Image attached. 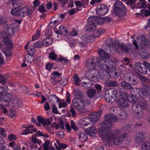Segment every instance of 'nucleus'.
Instances as JSON below:
<instances>
[{
	"label": "nucleus",
	"mask_w": 150,
	"mask_h": 150,
	"mask_svg": "<svg viewBox=\"0 0 150 150\" xmlns=\"http://www.w3.org/2000/svg\"><path fill=\"white\" fill-rule=\"evenodd\" d=\"M138 105L136 103H134L132 106L133 111L137 114L141 112V109H145L146 108V104L143 97L141 96L137 99Z\"/></svg>",
	"instance_id": "5"
},
{
	"label": "nucleus",
	"mask_w": 150,
	"mask_h": 150,
	"mask_svg": "<svg viewBox=\"0 0 150 150\" xmlns=\"http://www.w3.org/2000/svg\"><path fill=\"white\" fill-rule=\"evenodd\" d=\"M91 120L88 118H83L79 122V124L82 127H86L90 125Z\"/></svg>",
	"instance_id": "15"
},
{
	"label": "nucleus",
	"mask_w": 150,
	"mask_h": 150,
	"mask_svg": "<svg viewBox=\"0 0 150 150\" xmlns=\"http://www.w3.org/2000/svg\"><path fill=\"white\" fill-rule=\"evenodd\" d=\"M60 2L62 5L63 8H65L67 7V6L65 5L68 3V1L67 0H60Z\"/></svg>",
	"instance_id": "62"
},
{
	"label": "nucleus",
	"mask_w": 150,
	"mask_h": 150,
	"mask_svg": "<svg viewBox=\"0 0 150 150\" xmlns=\"http://www.w3.org/2000/svg\"><path fill=\"white\" fill-rule=\"evenodd\" d=\"M114 10L115 14L119 17L125 16L127 13V9L120 1H115L114 4Z\"/></svg>",
	"instance_id": "4"
},
{
	"label": "nucleus",
	"mask_w": 150,
	"mask_h": 150,
	"mask_svg": "<svg viewBox=\"0 0 150 150\" xmlns=\"http://www.w3.org/2000/svg\"><path fill=\"white\" fill-rule=\"evenodd\" d=\"M130 81H132L131 83L132 85L135 86L138 83V81L136 78V76L134 75V77L132 79V80Z\"/></svg>",
	"instance_id": "51"
},
{
	"label": "nucleus",
	"mask_w": 150,
	"mask_h": 150,
	"mask_svg": "<svg viewBox=\"0 0 150 150\" xmlns=\"http://www.w3.org/2000/svg\"><path fill=\"white\" fill-rule=\"evenodd\" d=\"M26 7H23L22 8H15L11 10V13L14 16L21 18L26 15Z\"/></svg>",
	"instance_id": "6"
},
{
	"label": "nucleus",
	"mask_w": 150,
	"mask_h": 150,
	"mask_svg": "<svg viewBox=\"0 0 150 150\" xmlns=\"http://www.w3.org/2000/svg\"><path fill=\"white\" fill-rule=\"evenodd\" d=\"M88 23L89 25V28L91 31H94L96 29V26L95 25L93 18L92 17H89L87 20Z\"/></svg>",
	"instance_id": "18"
},
{
	"label": "nucleus",
	"mask_w": 150,
	"mask_h": 150,
	"mask_svg": "<svg viewBox=\"0 0 150 150\" xmlns=\"http://www.w3.org/2000/svg\"><path fill=\"white\" fill-rule=\"evenodd\" d=\"M134 69L137 73L146 74L147 73L146 68L144 66L143 63L137 62L134 65Z\"/></svg>",
	"instance_id": "11"
},
{
	"label": "nucleus",
	"mask_w": 150,
	"mask_h": 150,
	"mask_svg": "<svg viewBox=\"0 0 150 150\" xmlns=\"http://www.w3.org/2000/svg\"><path fill=\"white\" fill-rule=\"evenodd\" d=\"M0 134L3 137H4L6 136L5 130L4 129L0 127Z\"/></svg>",
	"instance_id": "61"
},
{
	"label": "nucleus",
	"mask_w": 150,
	"mask_h": 150,
	"mask_svg": "<svg viewBox=\"0 0 150 150\" xmlns=\"http://www.w3.org/2000/svg\"><path fill=\"white\" fill-rule=\"evenodd\" d=\"M131 38L134 39L132 40V43L137 49H138V47L137 42L142 46L143 45H145L147 42L146 39L144 36H140L138 37L136 41L135 40L134 36H132Z\"/></svg>",
	"instance_id": "10"
},
{
	"label": "nucleus",
	"mask_w": 150,
	"mask_h": 150,
	"mask_svg": "<svg viewBox=\"0 0 150 150\" xmlns=\"http://www.w3.org/2000/svg\"><path fill=\"white\" fill-rule=\"evenodd\" d=\"M139 54L142 58L145 59L149 58V54L147 50H142Z\"/></svg>",
	"instance_id": "31"
},
{
	"label": "nucleus",
	"mask_w": 150,
	"mask_h": 150,
	"mask_svg": "<svg viewBox=\"0 0 150 150\" xmlns=\"http://www.w3.org/2000/svg\"><path fill=\"white\" fill-rule=\"evenodd\" d=\"M23 4L22 1L21 0H16L15 3H13L12 6L14 8H18L22 6Z\"/></svg>",
	"instance_id": "35"
},
{
	"label": "nucleus",
	"mask_w": 150,
	"mask_h": 150,
	"mask_svg": "<svg viewBox=\"0 0 150 150\" xmlns=\"http://www.w3.org/2000/svg\"><path fill=\"white\" fill-rule=\"evenodd\" d=\"M79 138L81 142H84L87 139V136L86 133L81 132L79 134Z\"/></svg>",
	"instance_id": "33"
},
{
	"label": "nucleus",
	"mask_w": 150,
	"mask_h": 150,
	"mask_svg": "<svg viewBox=\"0 0 150 150\" xmlns=\"http://www.w3.org/2000/svg\"><path fill=\"white\" fill-rule=\"evenodd\" d=\"M141 91L142 95L145 96H147L150 95V89L147 86H145L141 88Z\"/></svg>",
	"instance_id": "25"
},
{
	"label": "nucleus",
	"mask_w": 150,
	"mask_h": 150,
	"mask_svg": "<svg viewBox=\"0 0 150 150\" xmlns=\"http://www.w3.org/2000/svg\"><path fill=\"white\" fill-rule=\"evenodd\" d=\"M119 118L122 120H125L127 117V114L125 110H122L120 113L119 114Z\"/></svg>",
	"instance_id": "38"
},
{
	"label": "nucleus",
	"mask_w": 150,
	"mask_h": 150,
	"mask_svg": "<svg viewBox=\"0 0 150 150\" xmlns=\"http://www.w3.org/2000/svg\"><path fill=\"white\" fill-rule=\"evenodd\" d=\"M81 85L83 87H85L86 88H88L92 86V84L90 82H83L81 83Z\"/></svg>",
	"instance_id": "48"
},
{
	"label": "nucleus",
	"mask_w": 150,
	"mask_h": 150,
	"mask_svg": "<svg viewBox=\"0 0 150 150\" xmlns=\"http://www.w3.org/2000/svg\"><path fill=\"white\" fill-rule=\"evenodd\" d=\"M81 102L83 104L84 107L85 106L89 105L91 103V100L90 98H88L86 97H83L81 99Z\"/></svg>",
	"instance_id": "30"
},
{
	"label": "nucleus",
	"mask_w": 150,
	"mask_h": 150,
	"mask_svg": "<svg viewBox=\"0 0 150 150\" xmlns=\"http://www.w3.org/2000/svg\"><path fill=\"white\" fill-rule=\"evenodd\" d=\"M121 87L124 89L127 90H131L133 88V87L130 83L123 81L121 83Z\"/></svg>",
	"instance_id": "24"
},
{
	"label": "nucleus",
	"mask_w": 150,
	"mask_h": 150,
	"mask_svg": "<svg viewBox=\"0 0 150 150\" xmlns=\"http://www.w3.org/2000/svg\"><path fill=\"white\" fill-rule=\"evenodd\" d=\"M35 47L32 46H30L27 49L28 54L33 55L35 52Z\"/></svg>",
	"instance_id": "40"
},
{
	"label": "nucleus",
	"mask_w": 150,
	"mask_h": 150,
	"mask_svg": "<svg viewBox=\"0 0 150 150\" xmlns=\"http://www.w3.org/2000/svg\"><path fill=\"white\" fill-rule=\"evenodd\" d=\"M141 150H150V142H145L142 145Z\"/></svg>",
	"instance_id": "37"
},
{
	"label": "nucleus",
	"mask_w": 150,
	"mask_h": 150,
	"mask_svg": "<svg viewBox=\"0 0 150 150\" xmlns=\"http://www.w3.org/2000/svg\"><path fill=\"white\" fill-rule=\"evenodd\" d=\"M105 121L102 123L101 127L98 130L100 137L103 139L106 140L108 144L113 143L115 145L120 144L122 139L126 137L127 135L125 133L122 134V131L129 130L131 128L130 125H127L121 130H116L111 133V128L112 125L111 122L117 121V118L111 114H106L105 117Z\"/></svg>",
	"instance_id": "1"
},
{
	"label": "nucleus",
	"mask_w": 150,
	"mask_h": 150,
	"mask_svg": "<svg viewBox=\"0 0 150 150\" xmlns=\"http://www.w3.org/2000/svg\"><path fill=\"white\" fill-rule=\"evenodd\" d=\"M110 93H112V101H114V102L115 101V99H116L117 97V91L113 89L112 91L111 90V89H110Z\"/></svg>",
	"instance_id": "39"
},
{
	"label": "nucleus",
	"mask_w": 150,
	"mask_h": 150,
	"mask_svg": "<svg viewBox=\"0 0 150 150\" xmlns=\"http://www.w3.org/2000/svg\"><path fill=\"white\" fill-rule=\"evenodd\" d=\"M134 75L132 73H127L123 75V79L130 82V81H131L132 79L134 77Z\"/></svg>",
	"instance_id": "27"
},
{
	"label": "nucleus",
	"mask_w": 150,
	"mask_h": 150,
	"mask_svg": "<svg viewBox=\"0 0 150 150\" xmlns=\"http://www.w3.org/2000/svg\"><path fill=\"white\" fill-rule=\"evenodd\" d=\"M123 97H121L116 102L117 104L122 107H127L129 105L128 95L125 93H122Z\"/></svg>",
	"instance_id": "9"
},
{
	"label": "nucleus",
	"mask_w": 150,
	"mask_h": 150,
	"mask_svg": "<svg viewBox=\"0 0 150 150\" xmlns=\"http://www.w3.org/2000/svg\"><path fill=\"white\" fill-rule=\"evenodd\" d=\"M96 93V90L93 88L88 89L86 91L87 95L89 98H92L94 97Z\"/></svg>",
	"instance_id": "26"
},
{
	"label": "nucleus",
	"mask_w": 150,
	"mask_h": 150,
	"mask_svg": "<svg viewBox=\"0 0 150 150\" xmlns=\"http://www.w3.org/2000/svg\"><path fill=\"white\" fill-rule=\"evenodd\" d=\"M59 108L65 107L67 105V104L64 100H61L59 102Z\"/></svg>",
	"instance_id": "47"
},
{
	"label": "nucleus",
	"mask_w": 150,
	"mask_h": 150,
	"mask_svg": "<svg viewBox=\"0 0 150 150\" xmlns=\"http://www.w3.org/2000/svg\"><path fill=\"white\" fill-rule=\"evenodd\" d=\"M40 32L38 31H36L35 34L33 36L32 40L33 41L35 40H37L40 36Z\"/></svg>",
	"instance_id": "55"
},
{
	"label": "nucleus",
	"mask_w": 150,
	"mask_h": 150,
	"mask_svg": "<svg viewBox=\"0 0 150 150\" xmlns=\"http://www.w3.org/2000/svg\"><path fill=\"white\" fill-rule=\"evenodd\" d=\"M98 54L100 57L99 59H107L108 58L109 56L108 53L101 49L99 50Z\"/></svg>",
	"instance_id": "23"
},
{
	"label": "nucleus",
	"mask_w": 150,
	"mask_h": 150,
	"mask_svg": "<svg viewBox=\"0 0 150 150\" xmlns=\"http://www.w3.org/2000/svg\"><path fill=\"white\" fill-rule=\"evenodd\" d=\"M105 85L108 87H115L118 85L116 81L108 80L105 82Z\"/></svg>",
	"instance_id": "32"
},
{
	"label": "nucleus",
	"mask_w": 150,
	"mask_h": 150,
	"mask_svg": "<svg viewBox=\"0 0 150 150\" xmlns=\"http://www.w3.org/2000/svg\"><path fill=\"white\" fill-rule=\"evenodd\" d=\"M110 94V90H107L105 91L104 98L106 101L108 102L112 103L114 102L112 101V97Z\"/></svg>",
	"instance_id": "22"
},
{
	"label": "nucleus",
	"mask_w": 150,
	"mask_h": 150,
	"mask_svg": "<svg viewBox=\"0 0 150 150\" xmlns=\"http://www.w3.org/2000/svg\"><path fill=\"white\" fill-rule=\"evenodd\" d=\"M33 46L35 47L40 48L42 46L44 45L43 43V40L42 41H38L35 43L33 44Z\"/></svg>",
	"instance_id": "44"
},
{
	"label": "nucleus",
	"mask_w": 150,
	"mask_h": 150,
	"mask_svg": "<svg viewBox=\"0 0 150 150\" xmlns=\"http://www.w3.org/2000/svg\"><path fill=\"white\" fill-rule=\"evenodd\" d=\"M7 81V78L6 76L0 74V82L3 85H5Z\"/></svg>",
	"instance_id": "42"
},
{
	"label": "nucleus",
	"mask_w": 150,
	"mask_h": 150,
	"mask_svg": "<svg viewBox=\"0 0 150 150\" xmlns=\"http://www.w3.org/2000/svg\"><path fill=\"white\" fill-rule=\"evenodd\" d=\"M145 137V136L142 132H138L135 139V142L137 143L142 142L144 140Z\"/></svg>",
	"instance_id": "17"
},
{
	"label": "nucleus",
	"mask_w": 150,
	"mask_h": 150,
	"mask_svg": "<svg viewBox=\"0 0 150 150\" xmlns=\"http://www.w3.org/2000/svg\"><path fill=\"white\" fill-rule=\"evenodd\" d=\"M76 6L81 7L82 6L86 5L85 4V2H83V1L81 2L79 1H76L74 2Z\"/></svg>",
	"instance_id": "57"
},
{
	"label": "nucleus",
	"mask_w": 150,
	"mask_h": 150,
	"mask_svg": "<svg viewBox=\"0 0 150 150\" xmlns=\"http://www.w3.org/2000/svg\"><path fill=\"white\" fill-rule=\"evenodd\" d=\"M10 115L11 117H13L16 114V110L13 109H10Z\"/></svg>",
	"instance_id": "64"
},
{
	"label": "nucleus",
	"mask_w": 150,
	"mask_h": 150,
	"mask_svg": "<svg viewBox=\"0 0 150 150\" xmlns=\"http://www.w3.org/2000/svg\"><path fill=\"white\" fill-rule=\"evenodd\" d=\"M57 57V54L53 52H51L49 54V57L50 59L53 60L56 59Z\"/></svg>",
	"instance_id": "46"
},
{
	"label": "nucleus",
	"mask_w": 150,
	"mask_h": 150,
	"mask_svg": "<svg viewBox=\"0 0 150 150\" xmlns=\"http://www.w3.org/2000/svg\"><path fill=\"white\" fill-rule=\"evenodd\" d=\"M128 99L129 100L130 102L133 103L135 102L136 101H137V99L135 95H133L132 96L130 97L129 98H128Z\"/></svg>",
	"instance_id": "52"
},
{
	"label": "nucleus",
	"mask_w": 150,
	"mask_h": 150,
	"mask_svg": "<svg viewBox=\"0 0 150 150\" xmlns=\"http://www.w3.org/2000/svg\"><path fill=\"white\" fill-rule=\"evenodd\" d=\"M92 37L91 34L90 33L83 34L81 37V38L83 41L87 42L93 41Z\"/></svg>",
	"instance_id": "20"
},
{
	"label": "nucleus",
	"mask_w": 150,
	"mask_h": 150,
	"mask_svg": "<svg viewBox=\"0 0 150 150\" xmlns=\"http://www.w3.org/2000/svg\"><path fill=\"white\" fill-rule=\"evenodd\" d=\"M74 96L75 98L74 99H81L83 97L82 94L80 90H77L76 89H74Z\"/></svg>",
	"instance_id": "28"
},
{
	"label": "nucleus",
	"mask_w": 150,
	"mask_h": 150,
	"mask_svg": "<svg viewBox=\"0 0 150 150\" xmlns=\"http://www.w3.org/2000/svg\"><path fill=\"white\" fill-rule=\"evenodd\" d=\"M119 48L122 50V51L125 53H127L129 50L131 49V47L130 45L129 47L125 46L124 44L120 45H119Z\"/></svg>",
	"instance_id": "29"
},
{
	"label": "nucleus",
	"mask_w": 150,
	"mask_h": 150,
	"mask_svg": "<svg viewBox=\"0 0 150 150\" xmlns=\"http://www.w3.org/2000/svg\"><path fill=\"white\" fill-rule=\"evenodd\" d=\"M105 21V19L104 18L100 17L97 20V22L98 25H100L103 24Z\"/></svg>",
	"instance_id": "58"
},
{
	"label": "nucleus",
	"mask_w": 150,
	"mask_h": 150,
	"mask_svg": "<svg viewBox=\"0 0 150 150\" xmlns=\"http://www.w3.org/2000/svg\"><path fill=\"white\" fill-rule=\"evenodd\" d=\"M32 140L34 144L37 143L38 144L40 145L41 143V142L40 140L38 139H37L36 137H33V136L32 137Z\"/></svg>",
	"instance_id": "49"
},
{
	"label": "nucleus",
	"mask_w": 150,
	"mask_h": 150,
	"mask_svg": "<svg viewBox=\"0 0 150 150\" xmlns=\"http://www.w3.org/2000/svg\"><path fill=\"white\" fill-rule=\"evenodd\" d=\"M56 134L57 136L60 138H63L64 137V133L62 131H60L57 132Z\"/></svg>",
	"instance_id": "59"
},
{
	"label": "nucleus",
	"mask_w": 150,
	"mask_h": 150,
	"mask_svg": "<svg viewBox=\"0 0 150 150\" xmlns=\"http://www.w3.org/2000/svg\"><path fill=\"white\" fill-rule=\"evenodd\" d=\"M26 61L29 63L32 62L33 59V55L27 54L25 55V56Z\"/></svg>",
	"instance_id": "41"
},
{
	"label": "nucleus",
	"mask_w": 150,
	"mask_h": 150,
	"mask_svg": "<svg viewBox=\"0 0 150 150\" xmlns=\"http://www.w3.org/2000/svg\"><path fill=\"white\" fill-rule=\"evenodd\" d=\"M7 48H6L2 49V51L3 53L5 54L6 57H9L11 55V49L13 48V44L12 43V46L11 47H9V45L6 44L5 43Z\"/></svg>",
	"instance_id": "21"
},
{
	"label": "nucleus",
	"mask_w": 150,
	"mask_h": 150,
	"mask_svg": "<svg viewBox=\"0 0 150 150\" xmlns=\"http://www.w3.org/2000/svg\"><path fill=\"white\" fill-rule=\"evenodd\" d=\"M102 113L101 111H100L97 112H93L91 113L90 115V118L91 120V121H93L94 122H96Z\"/></svg>",
	"instance_id": "16"
},
{
	"label": "nucleus",
	"mask_w": 150,
	"mask_h": 150,
	"mask_svg": "<svg viewBox=\"0 0 150 150\" xmlns=\"http://www.w3.org/2000/svg\"><path fill=\"white\" fill-rule=\"evenodd\" d=\"M8 140L11 141L16 140V137L15 135L11 134L8 136Z\"/></svg>",
	"instance_id": "60"
},
{
	"label": "nucleus",
	"mask_w": 150,
	"mask_h": 150,
	"mask_svg": "<svg viewBox=\"0 0 150 150\" xmlns=\"http://www.w3.org/2000/svg\"><path fill=\"white\" fill-rule=\"evenodd\" d=\"M72 102L73 106L78 110H83L85 108L81 100L74 99L72 100Z\"/></svg>",
	"instance_id": "14"
},
{
	"label": "nucleus",
	"mask_w": 150,
	"mask_h": 150,
	"mask_svg": "<svg viewBox=\"0 0 150 150\" xmlns=\"http://www.w3.org/2000/svg\"><path fill=\"white\" fill-rule=\"evenodd\" d=\"M59 32L61 34L66 36L68 33V31L67 28L64 26H60L59 27Z\"/></svg>",
	"instance_id": "34"
},
{
	"label": "nucleus",
	"mask_w": 150,
	"mask_h": 150,
	"mask_svg": "<svg viewBox=\"0 0 150 150\" xmlns=\"http://www.w3.org/2000/svg\"><path fill=\"white\" fill-rule=\"evenodd\" d=\"M8 88L6 86L4 88L0 87V96H1V100L4 102H9L12 98V94L9 92H6L1 96V94L4 91H8Z\"/></svg>",
	"instance_id": "7"
},
{
	"label": "nucleus",
	"mask_w": 150,
	"mask_h": 150,
	"mask_svg": "<svg viewBox=\"0 0 150 150\" xmlns=\"http://www.w3.org/2000/svg\"><path fill=\"white\" fill-rule=\"evenodd\" d=\"M54 63L52 62H48L45 66L46 69L49 71H50L52 68Z\"/></svg>",
	"instance_id": "54"
},
{
	"label": "nucleus",
	"mask_w": 150,
	"mask_h": 150,
	"mask_svg": "<svg viewBox=\"0 0 150 150\" xmlns=\"http://www.w3.org/2000/svg\"><path fill=\"white\" fill-rule=\"evenodd\" d=\"M98 69L100 68V72L107 74L109 76L112 75L113 71L116 70L115 63L112 60H105L101 59H99L98 64Z\"/></svg>",
	"instance_id": "2"
},
{
	"label": "nucleus",
	"mask_w": 150,
	"mask_h": 150,
	"mask_svg": "<svg viewBox=\"0 0 150 150\" xmlns=\"http://www.w3.org/2000/svg\"><path fill=\"white\" fill-rule=\"evenodd\" d=\"M140 12L142 13H144V15L147 16L150 15V11L149 10H146L144 9L141 10Z\"/></svg>",
	"instance_id": "63"
},
{
	"label": "nucleus",
	"mask_w": 150,
	"mask_h": 150,
	"mask_svg": "<svg viewBox=\"0 0 150 150\" xmlns=\"http://www.w3.org/2000/svg\"><path fill=\"white\" fill-rule=\"evenodd\" d=\"M37 119L38 122L40 123L45 127L50 125L53 120V117H51L47 118L42 117L40 115L37 117Z\"/></svg>",
	"instance_id": "13"
},
{
	"label": "nucleus",
	"mask_w": 150,
	"mask_h": 150,
	"mask_svg": "<svg viewBox=\"0 0 150 150\" xmlns=\"http://www.w3.org/2000/svg\"><path fill=\"white\" fill-rule=\"evenodd\" d=\"M99 61V59L96 57L89 59L86 61V67L90 70H94L96 68V63L97 66L98 67Z\"/></svg>",
	"instance_id": "8"
},
{
	"label": "nucleus",
	"mask_w": 150,
	"mask_h": 150,
	"mask_svg": "<svg viewBox=\"0 0 150 150\" xmlns=\"http://www.w3.org/2000/svg\"><path fill=\"white\" fill-rule=\"evenodd\" d=\"M73 79L74 81V84L76 86H79L80 85L79 83L80 80L78 76L76 74H75L73 77Z\"/></svg>",
	"instance_id": "45"
},
{
	"label": "nucleus",
	"mask_w": 150,
	"mask_h": 150,
	"mask_svg": "<svg viewBox=\"0 0 150 150\" xmlns=\"http://www.w3.org/2000/svg\"><path fill=\"white\" fill-rule=\"evenodd\" d=\"M13 25V24L11 26L6 25L4 28V31H2L0 34V37L2 38V42L9 45L10 47L12 46V42L8 38V35H13L14 33V29H16V27H14Z\"/></svg>",
	"instance_id": "3"
},
{
	"label": "nucleus",
	"mask_w": 150,
	"mask_h": 150,
	"mask_svg": "<svg viewBox=\"0 0 150 150\" xmlns=\"http://www.w3.org/2000/svg\"><path fill=\"white\" fill-rule=\"evenodd\" d=\"M7 22L6 18L4 16H2L0 17V25H3Z\"/></svg>",
	"instance_id": "50"
},
{
	"label": "nucleus",
	"mask_w": 150,
	"mask_h": 150,
	"mask_svg": "<svg viewBox=\"0 0 150 150\" xmlns=\"http://www.w3.org/2000/svg\"><path fill=\"white\" fill-rule=\"evenodd\" d=\"M57 98H58L56 95L54 94L50 95L49 97V99L50 102L52 103H54L55 101Z\"/></svg>",
	"instance_id": "43"
},
{
	"label": "nucleus",
	"mask_w": 150,
	"mask_h": 150,
	"mask_svg": "<svg viewBox=\"0 0 150 150\" xmlns=\"http://www.w3.org/2000/svg\"><path fill=\"white\" fill-rule=\"evenodd\" d=\"M53 40L51 38H46L43 40V43L44 46H49L53 42Z\"/></svg>",
	"instance_id": "36"
},
{
	"label": "nucleus",
	"mask_w": 150,
	"mask_h": 150,
	"mask_svg": "<svg viewBox=\"0 0 150 150\" xmlns=\"http://www.w3.org/2000/svg\"><path fill=\"white\" fill-rule=\"evenodd\" d=\"M139 78L140 80L145 82H148L149 80L147 77L142 75H139Z\"/></svg>",
	"instance_id": "53"
},
{
	"label": "nucleus",
	"mask_w": 150,
	"mask_h": 150,
	"mask_svg": "<svg viewBox=\"0 0 150 150\" xmlns=\"http://www.w3.org/2000/svg\"><path fill=\"white\" fill-rule=\"evenodd\" d=\"M85 132L90 136H93L97 132L96 128L93 126L88 127L85 130Z\"/></svg>",
	"instance_id": "19"
},
{
	"label": "nucleus",
	"mask_w": 150,
	"mask_h": 150,
	"mask_svg": "<svg viewBox=\"0 0 150 150\" xmlns=\"http://www.w3.org/2000/svg\"><path fill=\"white\" fill-rule=\"evenodd\" d=\"M108 10V7L105 5L100 4L96 8V13L98 15L103 16L107 13Z\"/></svg>",
	"instance_id": "12"
},
{
	"label": "nucleus",
	"mask_w": 150,
	"mask_h": 150,
	"mask_svg": "<svg viewBox=\"0 0 150 150\" xmlns=\"http://www.w3.org/2000/svg\"><path fill=\"white\" fill-rule=\"evenodd\" d=\"M60 62L62 64H66L68 62L69 60L65 59L61 57L57 60Z\"/></svg>",
	"instance_id": "56"
}]
</instances>
